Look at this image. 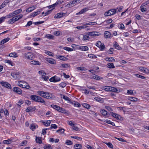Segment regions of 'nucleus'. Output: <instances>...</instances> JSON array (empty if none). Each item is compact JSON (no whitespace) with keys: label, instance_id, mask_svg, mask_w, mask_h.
<instances>
[{"label":"nucleus","instance_id":"f257e3e1","mask_svg":"<svg viewBox=\"0 0 149 149\" xmlns=\"http://www.w3.org/2000/svg\"><path fill=\"white\" fill-rule=\"evenodd\" d=\"M30 97L31 100L34 102H40L44 104H45V102L40 96L36 95H32L30 96Z\"/></svg>","mask_w":149,"mask_h":149},{"label":"nucleus","instance_id":"f03ea898","mask_svg":"<svg viewBox=\"0 0 149 149\" xmlns=\"http://www.w3.org/2000/svg\"><path fill=\"white\" fill-rule=\"evenodd\" d=\"M37 93L39 96L47 99L52 98L51 95L49 93L43 91H40L37 92Z\"/></svg>","mask_w":149,"mask_h":149},{"label":"nucleus","instance_id":"7ed1b4c3","mask_svg":"<svg viewBox=\"0 0 149 149\" xmlns=\"http://www.w3.org/2000/svg\"><path fill=\"white\" fill-rule=\"evenodd\" d=\"M117 10L116 9H112L109 10L104 14L105 16H108L114 14L116 12Z\"/></svg>","mask_w":149,"mask_h":149},{"label":"nucleus","instance_id":"20e7f679","mask_svg":"<svg viewBox=\"0 0 149 149\" xmlns=\"http://www.w3.org/2000/svg\"><path fill=\"white\" fill-rule=\"evenodd\" d=\"M23 55L26 58L31 60H33L35 57L33 54L31 53H28L27 54L25 53Z\"/></svg>","mask_w":149,"mask_h":149},{"label":"nucleus","instance_id":"39448f33","mask_svg":"<svg viewBox=\"0 0 149 149\" xmlns=\"http://www.w3.org/2000/svg\"><path fill=\"white\" fill-rule=\"evenodd\" d=\"M100 33L97 32H88L86 33V35L90 36H98L100 35Z\"/></svg>","mask_w":149,"mask_h":149},{"label":"nucleus","instance_id":"423d86ee","mask_svg":"<svg viewBox=\"0 0 149 149\" xmlns=\"http://www.w3.org/2000/svg\"><path fill=\"white\" fill-rule=\"evenodd\" d=\"M11 76L14 78L19 79L21 77L20 73L19 72L11 73Z\"/></svg>","mask_w":149,"mask_h":149},{"label":"nucleus","instance_id":"0eeeda50","mask_svg":"<svg viewBox=\"0 0 149 149\" xmlns=\"http://www.w3.org/2000/svg\"><path fill=\"white\" fill-rule=\"evenodd\" d=\"M61 79L60 78L56 76L52 77L49 79L50 81L54 82L59 81Z\"/></svg>","mask_w":149,"mask_h":149},{"label":"nucleus","instance_id":"6e6552de","mask_svg":"<svg viewBox=\"0 0 149 149\" xmlns=\"http://www.w3.org/2000/svg\"><path fill=\"white\" fill-rule=\"evenodd\" d=\"M0 84L2 86L8 88H11V85L7 82L2 81L0 82Z\"/></svg>","mask_w":149,"mask_h":149},{"label":"nucleus","instance_id":"1a4fd4ad","mask_svg":"<svg viewBox=\"0 0 149 149\" xmlns=\"http://www.w3.org/2000/svg\"><path fill=\"white\" fill-rule=\"evenodd\" d=\"M13 91L19 94H21L22 93V90L19 88L17 87H14L13 88Z\"/></svg>","mask_w":149,"mask_h":149},{"label":"nucleus","instance_id":"9d476101","mask_svg":"<svg viewBox=\"0 0 149 149\" xmlns=\"http://www.w3.org/2000/svg\"><path fill=\"white\" fill-rule=\"evenodd\" d=\"M36 109V108L35 107H32L31 106L27 108L26 110V112H29L30 111L32 112L35 111Z\"/></svg>","mask_w":149,"mask_h":149},{"label":"nucleus","instance_id":"9b49d317","mask_svg":"<svg viewBox=\"0 0 149 149\" xmlns=\"http://www.w3.org/2000/svg\"><path fill=\"white\" fill-rule=\"evenodd\" d=\"M112 35L108 31H105L104 33V36L105 38H109L112 37Z\"/></svg>","mask_w":149,"mask_h":149},{"label":"nucleus","instance_id":"f8f14e48","mask_svg":"<svg viewBox=\"0 0 149 149\" xmlns=\"http://www.w3.org/2000/svg\"><path fill=\"white\" fill-rule=\"evenodd\" d=\"M111 114L112 116H113L114 118H116V119L118 120H120L121 117L119 115L117 114L116 113L112 112L111 113Z\"/></svg>","mask_w":149,"mask_h":149},{"label":"nucleus","instance_id":"ddd939ff","mask_svg":"<svg viewBox=\"0 0 149 149\" xmlns=\"http://www.w3.org/2000/svg\"><path fill=\"white\" fill-rule=\"evenodd\" d=\"M64 15L65 14L63 13H58L57 14L55 15L54 16V18H61L64 16Z\"/></svg>","mask_w":149,"mask_h":149},{"label":"nucleus","instance_id":"4468645a","mask_svg":"<svg viewBox=\"0 0 149 149\" xmlns=\"http://www.w3.org/2000/svg\"><path fill=\"white\" fill-rule=\"evenodd\" d=\"M46 61L51 64H54L56 63L55 60L52 58H47L46 59Z\"/></svg>","mask_w":149,"mask_h":149},{"label":"nucleus","instance_id":"2eb2a0df","mask_svg":"<svg viewBox=\"0 0 149 149\" xmlns=\"http://www.w3.org/2000/svg\"><path fill=\"white\" fill-rule=\"evenodd\" d=\"M78 1V0H74L72 2L68 4L66 6L67 7H70V6H72L73 4L75 3H77Z\"/></svg>","mask_w":149,"mask_h":149},{"label":"nucleus","instance_id":"dca6fc26","mask_svg":"<svg viewBox=\"0 0 149 149\" xmlns=\"http://www.w3.org/2000/svg\"><path fill=\"white\" fill-rule=\"evenodd\" d=\"M77 48L82 51H87L88 49V47L86 46H79Z\"/></svg>","mask_w":149,"mask_h":149},{"label":"nucleus","instance_id":"f3484780","mask_svg":"<svg viewBox=\"0 0 149 149\" xmlns=\"http://www.w3.org/2000/svg\"><path fill=\"white\" fill-rule=\"evenodd\" d=\"M26 84L27 83L21 81H19L17 84L19 86L22 88H24V85Z\"/></svg>","mask_w":149,"mask_h":149},{"label":"nucleus","instance_id":"a211bd4d","mask_svg":"<svg viewBox=\"0 0 149 149\" xmlns=\"http://www.w3.org/2000/svg\"><path fill=\"white\" fill-rule=\"evenodd\" d=\"M60 95L62 98H63L66 100L69 101V102H70L71 100L68 97L62 94H60Z\"/></svg>","mask_w":149,"mask_h":149},{"label":"nucleus","instance_id":"6ab92c4d","mask_svg":"<svg viewBox=\"0 0 149 149\" xmlns=\"http://www.w3.org/2000/svg\"><path fill=\"white\" fill-rule=\"evenodd\" d=\"M101 113L104 116H108L109 114L107 113V111L104 109H102L100 110Z\"/></svg>","mask_w":149,"mask_h":149},{"label":"nucleus","instance_id":"aec40b11","mask_svg":"<svg viewBox=\"0 0 149 149\" xmlns=\"http://www.w3.org/2000/svg\"><path fill=\"white\" fill-rule=\"evenodd\" d=\"M35 9L34 6L28 8L26 10L27 12L29 13L34 10Z\"/></svg>","mask_w":149,"mask_h":149},{"label":"nucleus","instance_id":"412c9836","mask_svg":"<svg viewBox=\"0 0 149 149\" xmlns=\"http://www.w3.org/2000/svg\"><path fill=\"white\" fill-rule=\"evenodd\" d=\"M41 13V11L40 10L36 12H34L32 13L31 16V17H35V16Z\"/></svg>","mask_w":149,"mask_h":149},{"label":"nucleus","instance_id":"4be33fe9","mask_svg":"<svg viewBox=\"0 0 149 149\" xmlns=\"http://www.w3.org/2000/svg\"><path fill=\"white\" fill-rule=\"evenodd\" d=\"M114 45L115 48L120 50L121 49V48L119 47V45L117 42L115 41L114 42Z\"/></svg>","mask_w":149,"mask_h":149},{"label":"nucleus","instance_id":"5701e85b","mask_svg":"<svg viewBox=\"0 0 149 149\" xmlns=\"http://www.w3.org/2000/svg\"><path fill=\"white\" fill-rule=\"evenodd\" d=\"M111 91L116 92V93H118L120 92V91L118 90L116 88L111 86Z\"/></svg>","mask_w":149,"mask_h":149},{"label":"nucleus","instance_id":"b1692460","mask_svg":"<svg viewBox=\"0 0 149 149\" xmlns=\"http://www.w3.org/2000/svg\"><path fill=\"white\" fill-rule=\"evenodd\" d=\"M89 8L88 7H86L85 8H84L81 10L80 12H79V13L80 14H82L84 13L85 12H86L89 10Z\"/></svg>","mask_w":149,"mask_h":149},{"label":"nucleus","instance_id":"393cba45","mask_svg":"<svg viewBox=\"0 0 149 149\" xmlns=\"http://www.w3.org/2000/svg\"><path fill=\"white\" fill-rule=\"evenodd\" d=\"M22 11V10L20 9L18 10H17L14 11H13V12H12V13L15 16L18 14L19 13H21Z\"/></svg>","mask_w":149,"mask_h":149},{"label":"nucleus","instance_id":"a878e982","mask_svg":"<svg viewBox=\"0 0 149 149\" xmlns=\"http://www.w3.org/2000/svg\"><path fill=\"white\" fill-rule=\"evenodd\" d=\"M93 78L97 80H99L101 79H102L103 78L96 75H94L93 77Z\"/></svg>","mask_w":149,"mask_h":149},{"label":"nucleus","instance_id":"bb28decb","mask_svg":"<svg viewBox=\"0 0 149 149\" xmlns=\"http://www.w3.org/2000/svg\"><path fill=\"white\" fill-rule=\"evenodd\" d=\"M106 60L109 62L115 61V59L112 57H108L106 58Z\"/></svg>","mask_w":149,"mask_h":149},{"label":"nucleus","instance_id":"cd10ccee","mask_svg":"<svg viewBox=\"0 0 149 149\" xmlns=\"http://www.w3.org/2000/svg\"><path fill=\"white\" fill-rule=\"evenodd\" d=\"M134 91V92H133V90H127V93L131 95H134L136 94V92L135 91Z\"/></svg>","mask_w":149,"mask_h":149},{"label":"nucleus","instance_id":"c85d7f7f","mask_svg":"<svg viewBox=\"0 0 149 149\" xmlns=\"http://www.w3.org/2000/svg\"><path fill=\"white\" fill-rule=\"evenodd\" d=\"M94 99L96 101L101 103H103L104 102V100L102 98H100L95 97Z\"/></svg>","mask_w":149,"mask_h":149},{"label":"nucleus","instance_id":"c756f323","mask_svg":"<svg viewBox=\"0 0 149 149\" xmlns=\"http://www.w3.org/2000/svg\"><path fill=\"white\" fill-rule=\"evenodd\" d=\"M10 40L9 38H6L4 39L3 40L0 42L1 44H4V43H6Z\"/></svg>","mask_w":149,"mask_h":149},{"label":"nucleus","instance_id":"7c9ffc66","mask_svg":"<svg viewBox=\"0 0 149 149\" xmlns=\"http://www.w3.org/2000/svg\"><path fill=\"white\" fill-rule=\"evenodd\" d=\"M111 86H105L103 87L104 90L107 91H111Z\"/></svg>","mask_w":149,"mask_h":149},{"label":"nucleus","instance_id":"2f4dec72","mask_svg":"<svg viewBox=\"0 0 149 149\" xmlns=\"http://www.w3.org/2000/svg\"><path fill=\"white\" fill-rule=\"evenodd\" d=\"M51 107L57 111H58L59 109L60 108V107L54 104L51 105Z\"/></svg>","mask_w":149,"mask_h":149},{"label":"nucleus","instance_id":"473e14b6","mask_svg":"<svg viewBox=\"0 0 149 149\" xmlns=\"http://www.w3.org/2000/svg\"><path fill=\"white\" fill-rule=\"evenodd\" d=\"M128 99L129 100H130L133 102L137 101L138 100L137 98L136 97H129Z\"/></svg>","mask_w":149,"mask_h":149},{"label":"nucleus","instance_id":"72a5a7b5","mask_svg":"<svg viewBox=\"0 0 149 149\" xmlns=\"http://www.w3.org/2000/svg\"><path fill=\"white\" fill-rule=\"evenodd\" d=\"M107 65V67L109 68H115L113 63H108Z\"/></svg>","mask_w":149,"mask_h":149},{"label":"nucleus","instance_id":"f704fd0d","mask_svg":"<svg viewBox=\"0 0 149 149\" xmlns=\"http://www.w3.org/2000/svg\"><path fill=\"white\" fill-rule=\"evenodd\" d=\"M44 149H52L53 147L49 144L46 145L44 147Z\"/></svg>","mask_w":149,"mask_h":149},{"label":"nucleus","instance_id":"c9c22d12","mask_svg":"<svg viewBox=\"0 0 149 149\" xmlns=\"http://www.w3.org/2000/svg\"><path fill=\"white\" fill-rule=\"evenodd\" d=\"M74 147L76 149H81L82 146L81 144H76L74 145Z\"/></svg>","mask_w":149,"mask_h":149},{"label":"nucleus","instance_id":"e433bc0d","mask_svg":"<svg viewBox=\"0 0 149 149\" xmlns=\"http://www.w3.org/2000/svg\"><path fill=\"white\" fill-rule=\"evenodd\" d=\"M14 16L13 14V13H10L9 14H8V15H6L5 17H5V19L6 18H9L10 17H12Z\"/></svg>","mask_w":149,"mask_h":149},{"label":"nucleus","instance_id":"4c0bfd02","mask_svg":"<svg viewBox=\"0 0 149 149\" xmlns=\"http://www.w3.org/2000/svg\"><path fill=\"white\" fill-rule=\"evenodd\" d=\"M12 142V141L10 139H8L3 141L4 144H8L11 143Z\"/></svg>","mask_w":149,"mask_h":149},{"label":"nucleus","instance_id":"58836bf2","mask_svg":"<svg viewBox=\"0 0 149 149\" xmlns=\"http://www.w3.org/2000/svg\"><path fill=\"white\" fill-rule=\"evenodd\" d=\"M9 56L11 57H17V54L15 52L10 53L9 54Z\"/></svg>","mask_w":149,"mask_h":149},{"label":"nucleus","instance_id":"ea45409f","mask_svg":"<svg viewBox=\"0 0 149 149\" xmlns=\"http://www.w3.org/2000/svg\"><path fill=\"white\" fill-rule=\"evenodd\" d=\"M36 126L34 124H32L31 125L30 127V128L32 130L34 131L36 129Z\"/></svg>","mask_w":149,"mask_h":149},{"label":"nucleus","instance_id":"a19ab883","mask_svg":"<svg viewBox=\"0 0 149 149\" xmlns=\"http://www.w3.org/2000/svg\"><path fill=\"white\" fill-rule=\"evenodd\" d=\"M58 111L63 113H66L65 110L64 108L60 107Z\"/></svg>","mask_w":149,"mask_h":149},{"label":"nucleus","instance_id":"79ce46f5","mask_svg":"<svg viewBox=\"0 0 149 149\" xmlns=\"http://www.w3.org/2000/svg\"><path fill=\"white\" fill-rule=\"evenodd\" d=\"M36 142L37 143H38L39 144H40L42 143V141L39 138V137H38L37 136H36Z\"/></svg>","mask_w":149,"mask_h":149},{"label":"nucleus","instance_id":"37998d69","mask_svg":"<svg viewBox=\"0 0 149 149\" xmlns=\"http://www.w3.org/2000/svg\"><path fill=\"white\" fill-rule=\"evenodd\" d=\"M31 63L32 64L35 65H39V62L38 61H31Z\"/></svg>","mask_w":149,"mask_h":149},{"label":"nucleus","instance_id":"c03bdc74","mask_svg":"<svg viewBox=\"0 0 149 149\" xmlns=\"http://www.w3.org/2000/svg\"><path fill=\"white\" fill-rule=\"evenodd\" d=\"M89 39V36L87 35H84L83 36V40H88Z\"/></svg>","mask_w":149,"mask_h":149},{"label":"nucleus","instance_id":"a18cd8bd","mask_svg":"<svg viewBox=\"0 0 149 149\" xmlns=\"http://www.w3.org/2000/svg\"><path fill=\"white\" fill-rule=\"evenodd\" d=\"M135 75L138 78H141L142 79H144L146 78V77L140 75L138 74H135Z\"/></svg>","mask_w":149,"mask_h":149},{"label":"nucleus","instance_id":"49530a36","mask_svg":"<svg viewBox=\"0 0 149 149\" xmlns=\"http://www.w3.org/2000/svg\"><path fill=\"white\" fill-rule=\"evenodd\" d=\"M95 24H96V22H90L85 24L84 26L87 25H93Z\"/></svg>","mask_w":149,"mask_h":149},{"label":"nucleus","instance_id":"de8ad7c7","mask_svg":"<svg viewBox=\"0 0 149 149\" xmlns=\"http://www.w3.org/2000/svg\"><path fill=\"white\" fill-rule=\"evenodd\" d=\"M63 49L64 50H65L68 51H72L73 50V49H72L70 48L69 47H64L63 48Z\"/></svg>","mask_w":149,"mask_h":149},{"label":"nucleus","instance_id":"09e8293b","mask_svg":"<svg viewBox=\"0 0 149 149\" xmlns=\"http://www.w3.org/2000/svg\"><path fill=\"white\" fill-rule=\"evenodd\" d=\"M83 106L85 108L88 109L90 108V105L86 103H84Z\"/></svg>","mask_w":149,"mask_h":149},{"label":"nucleus","instance_id":"8fccbe9b","mask_svg":"<svg viewBox=\"0 0 149 149\" xmlns=\"http://www.w3.org/2000/svg\"><path fill=\"white\" fill-rule=\"evenodd\" d=\"M145 68L142 67H139L138 68V70L144 73Z\"/></svg>","mask_w":149,"mask_h":149},{"label":"nucleus","instance_id":"3c124183","mask_svg":"<svg viewBox=\"0 0 149 149\" xmlns=\"http://www.w3.org/2000/svg\"><path fill=\"white\" fill-rule=\"evenodd\" d=\"M68 145H72L73 144L72 142L70 140H67L65 142Z\"/></svg>","mask_w":149,"mask_h":149},{"label":"nucleus","instance_id":"603ef678","mask_svg":"<svg viewBox=\"0 0 149 149\" xmlns=\"http://www.w3.org/2000/svg\"><path fill=\"white\" fill-rule=\"evenodd\" d=\"M58 57L59 59L61 60H63V61L65 60V59L66 58V57H65L64 56H58Z\"/></svg>","mask_w":149,"mask_h":149},{"label":"nucleus","instance_id":"864d4df0","mask_svg":"<svg viewBox=\"0 0 149 149\" xmlns=\"http://www.w3.org/2000/svg\"><path fill=\"white\" fill-rule=\"evenodd\" d=\"M45 53L46 54H47L49 56H53V55H52L53 53L51 52H50L49 51H46L45 52Z\"/></svg>","mask_w":149,"mask_h":149},{"label":"nucleus","instance_id":"5fc2aeb1","mask_svg":"<svg viewBox=\"0 0 149 149\" xmlns=\"http://www.w3.org/2000/svg\"><path fill=\"white\" fill-rule=\"evenodd\" d=\"M57 128V126L55 124H52L51 125V127L49 129L54 128L56 129Z\"/></svg>","mask_w":149,"mask_h":149},{"label":"nucleus","instance_id":"6e6d98bb","mask_svg":"<svg viewBox=\"0 0 149 149\" xmlns=\"http://www.w3.org/2000/svg\"><path fill=\"white\" fill-rule=\"evenodd\" d=\"M46 37L49 39H53L54 36L51 34H48L46 35Z\"/></svg>","mask_w":149,"mask_h":149},{"label":"nucleus","instance_id":"4d7b16f0","mask_svg":"<svg viewBox=\"0 0 149 149\" xmlns=\"http://www.w3.org/2000/svg\"><path fill=\"white\" fill-rule=\"evenodd\" d=\"M59 85L62 88H64L66 86V84L65 83L62 82L59 84Z\"/></svg>","mask_w":149,"mask_h":149},{"label":"nucleus","instance_id":"13d9d810","mask_svg":"<svg viewBox=\"0 0 149 149\" xmlns=\"http://www.w3.org/2000/svg\"><path fill=\"white\" fill-rule=\"evenodd\" d=\"M105 108L107 109L108 111H113L112 109L109 106H106L105 107Z\"/></svg>","mask_w":149,"mask_h":149},{"label":"nucleus","instance_id":"bf43d9fd","mask_svg":"<svg viewBox=\"0 0 149 149\" xmlns=\"http://www.w3.org/2000/svg\"><path fill=\"white\" fill-rule=\"evenodd\" d=\"M39 72L41 74V75H42V77L46 75V73L43 71H39Z\"/></svg>","mask_w":149,"mask_h":149},{"label":"nucleus","instance_id":"052dcab7","mask_svg":"<svg viewBox=\"0 0 149 149\" xmlns=\"http://www.w3.org/2000/svg\"><path fill=\"white\" fill-rule=\"evenodd\" d=\"M74 106L75 107H79L81 106L80 104L77 102H75Z\"/></svg>","mask_w":149,"mask_h":149},{"label":"nucleus","instance_id":"680f3d73","mask_svg":"<svg viewBox=\"0 0 149 149\" xmlns=\"http://www.w3.org/2000/svg\"><path fill=\"white\" fill-rule=\"evenodd\" d=\"M88 56L89 57L93 58H97L96 56L95 55L93 54H89Z\"/></svg>","mask_w":149,"mask_h":149},{"label":"nucleus","instance_id":"e2e57ef3","mask_svg":"<svg viewBox=\"0 0 149 149\" xmlns=\"http://www.w3.org/2000/svg\"><path fill=\"white\" fill-rule=\"evenodd\" d=\"M14 22L15 21H14L13 18V17L12 19H10L8 21V23L9 24H13L14 23Z\"/></svg>","mask_w":149,"mask_h":149},{"label":"nucleus","instance_id":"0e129e2a","mask_svg":"<svg viewBox=\"0 0 149 149\" xmlns=\"http://www.w3.org/2000/svg\"><path fill=\"white\" fill-rule=\"evenodd\" d=\"M64 129L61 128L60 129H59L56 131V132H60L61 133H63L64 132Z\"/></svg>","mask_w":149,"mask_h":149},{"label":"nucleus","instance_id":"69168bd1","mask_svg":"<svg viewBox=\"0 0 149 149\" xmlns=\"http://www.w3.org/2000/svg\"><path fill=\"white\" fill-rule=\"evenodd\" d=\"M106 144L107 145V146L110 148H113V146L111 143L109 142L108 143H106Z\"/></svg>","mask_w":149,"mask_h":149},{"label":"nucleus","instance_id":"338daca9","mask_svg":"<svg viewBox=\"0 0 149 149\" xmlns=\"http://www.w3.org/2000/svg\"><path fill=\"white\" fill-rule=\"evenodd\" d=\"M99 48L101 50H104V48H105V46L104 44H102V43L101 44V46L99 47Z\"/></svg>","mask_w":149,"mask_h":149},{"label":"nucleus","instance_id":"774afa93","mask_svg":"<svg viewBox=\"0 0 149 149\" xmlns=\"http://www.w3.org/2000/svg\"><path fill=\"white\" fill-rule=\"evenodd\" d=\"M144 73L145 74L149 73V69L145 68L144 70Z\"/></svg>","mask_w":149,"mask_h":149}]
</instances>
